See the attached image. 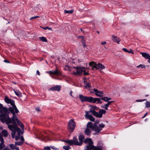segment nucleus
<instances>
[{
	"instance_id": "obj_26",
	"label": "nucleus",
	"mask_w": 150,
	"mask_h": 150,
	"mask_svg": "<svg viewBox=\"0 0 150 150\" xmlns=\"http://www.w3.org/2000/svg\"><path fill=\"white\" fill-rule=\"evenodd\" d=\"M2 134L4 136L6 137L8 135V133L7 131L6 130H4L2 132Z\"/></svg>"
},
{
	"instance_id": "obj_30",
	"label": "nucleus",
	"mask_w": 150,
	"mask_h": 150,
	"mask_svg": "<svg viewBox=\"0 0 150 150\" xmlns=\"http://www.w3.org/2000/svg\"><path fill=\"white\" fill-rule=\"evenodd\" d=\"M39 38L42 42H47V40L46 38L44 37H40Z\"/></svg>"
},
{
	"instance_id": "obj_57",
	"label": "nucleus",
	"mask_w": 150,
	"mask_h": 150,
	"mask_svg": "<svg viewBox=\"0 0 150 150\" xmlns=\"http://www.w3.org/2000/svg\"><path fill=\"white\" fill-rule=\"evenodd\" d=\"M148 62L150 63V57L149 58V59H148Z\"/></svg>"
},
{
	"instance_id": "obj_16",
	"label": "nucleus",
	"mask_w": 150,
	"mask_h": 150,
	"mask_svg": "<svg viewBox=\"0 0 150 150\" xmlns=\"http://www.w3.org/2000/svg\"><path fill=\"white\" fill-rule=\"evenodd\" d=\"M21 140L20 142H15V145L16 146V145L20 146L22 144H23L24 142V139L23 137L21 136Z\"/></svg>"
},
{
	"instance_id": "obj_15",
	"label": "nucleus",
	"mask_w": 150,
	"mask_h": 150,
	"mask_svg": "<svg viewBox=\"0 0 150 150\" xmlns=\"http://www.w3.org/2000/svg\"><path fill=\"white\" fill-rule=\"evenodd\" d=\"M5 108L8 111V110L7 108L5 107H3V105L0 103V110H1L0 113L1 114V115H0V120L1 121V118H2V115H4V109Z\"/></svg>"
},
{
	"instance_id": "obj_41",
	"label": "nucleus",
	"mask_w": 150,
	"mask_h": 150,
	"mask_svg": "<svg viewBox=\"0 0 150 150\" xmlns=\"http://www.w3.org/2000/svg\"><path fill=\"white\" fill-rule=\"evenodd\" d=\"M145 66L143 64H140L139 66H137V67H141L142 68H145Z\"/></svg>"
},
{
	"instance_id": "obj_10",
	"label": "nucleus",
	"mask_w": 150,
	"mask_h": 150,
	"mask_svg": "<svg viewBox=\"0 0 150 150\" xmlns=\"http://www.w3.org/2000/svg\"><path fill=\"white\" fill-rule=\"evenodd\" d=\"M102 130V128H100L99 126H98L96 124H94V126L92 130L96 132L95 133L93 134L94 135H96L98 134L99 132Z\"/></svg>"
},
{
	"instance_id": "obj_61",
	"label": "nucleus",
	"mask_w": 150,
	"mask_h": 150,
	"mask_svg": "<svg viewBox=\"0 0 150 150\" xmlns=\"http://www.w3.org/2000/svg\"><path fill=\"white\" fill-rule=\"evenodd\" d=\"M80 30L81 31L83 32V30L82 29H80Z\"/></svg>"
},
{
	"instance_id": "obj_29",
	"label": "nucleus",
	"mask_w": 150,
	"mask_h": 150,
	"mask_svg": "<svg viewBox=\"0 0 150 150\" xmlns=\"http://www.w3.org/2000/svg\"><path fill=\"white\" fill-rule=\"evenodd\" d=\"M89 64L90 66L95 68V67L96 66V64L94 62H89Z\"/></svg>"
},
{
	"instance_id": "obj_54",
	"label": "nucleus",
	"mask_w": 150,
	"mask_h": 150,
	"mask_svg": "<svg viewBox=\"0 0 150 150\" xmlns=\"http://www.w3.org/2000/svg\"><path fill=\"white\" fill-rule=\"evenodd\" d=\"M4 62H6V63H9V62L7 60H5L4 61Z\"/></svg>"
},
{
	"instance_id": "obj_22",
	"label": "nucleus",
	"mask_w": 150,
	"mask_h": 150,
	"mask_svg": "<svg viewBox=\"0 0 150 150\" xmlns=\"http://www.w3.org/2000/svg\"><path fill=\"white\" fill-rule=\"evenodd\" d=\"M59 74L58 69H56L54 71H51V74L58 75Z\"/></svg>"
},
{
	"instance_id": "obj_62",
	"label": "nucleus",
	"mask_w": 150,
	"mask_h": 150,
	"mask_svg": "<svg viewBox=\"0 0 150 150\" xmlns=\"http://www.w3.org/2000/svg\"><path fill=\"white\" fill-rule=\"evenodd\" d=\"M110 103H112L113 101H109Z\"/></svg>"
},
{
	"instance_id": "obj_19",
	"label": "nucleus",
	"mask_w": 150,
	"mask_h": 150,
	"mask_svg": "<svg viewBox=\"0 0 150 150\" xmlns=\"http://www.w3.org/2000/svg\"><path fill=\"white\" fill-rule=\"evenodd\" d=\"M84 83L85 85L84 87L85 88H90L91 87V86L90 82H88L86 81H84Z\"/></svg>"
},
{
	"instance_id": "obj_46",
	"label": "nucleus",
	"mask_w": 150,
	"mask_h": 150,
	"mask_svg": "<svg viewBox=\"0 0 150 150\" xmlns=\"http://www.w3.org/2000/svg\"><path fill=\"white\" fill-rule=\"evenodd\" d=\"M46 72L47 73L49 74L50 75V76H51V71H47Z\"/></svg>"
},
{
	"instance_id": "obj_44",
	"label": "nucleus",
	"mask_w": 150,
	"mask_h": 150,
	"mask_svg": "<svg viewBox=\"0 0 150 150\" xmlns=\"http://www.w3.org/2000/svg\"><path fill=\"white\" fill-rule=\"evenodd\" d=\"M38 18V16H35L31 18L30 19V20H32V19H33L36 18Z\"/></svg>"
},
{
	"instance_id": "obj_39",
	"label": "nucleus",
	"mask_w": 150,
	"mask_h": 150,
	"mask_svg": "<svg viewBox=\"0 0 150 150\" xmlns=\"http://www.w3.org/2000/svg\"><path fill=\"white\" fill-rule=\"evenodd\" d=\"M0 141L1 142H4V141L2 135L0 134Z\"/></svg>"
},
{
	"instance_id": "obj_2",
	"label": "nucleus",
	"mask_w": 150,
	"mask_h": 150,
	"mask_svg": "<svg viewBox=\"0 0 150 150\" xmlns=\"http://www.w3.org/2000/svg\"><path fill=\"white\" fill-rule=\"evenodd\" d=\"M85 143H88V145L86 146L85 148V150H105L103 144L101 142H99L97 146H93V143L91 139L90 138H86L84 141Z\"/></svg>"
},
{
	"instance_id": "obj_34",
	"label": "nucleus",
	"mask_w": 150,
	"mask_h": 150,
	"mask_svg": "<svg viewBox=\"0 0 150 150\" xmlns=\"http://www.w3.org/2000/svg\"><path fill=\"white\" fill-rule=\"evenodd\" d=\"M73 10H65L64 11V13H72L73 12Z\"/></svg>"
},
{
	"instance_id": "obj_13",
	"label": "nucleus",
	"mask_w": 150,
	"mask_h": 150,
	"mask_svg": "<svg viewBox=\"0 0 150 150\" xmlns=\"http://www.w3.org/2000/svg\"><path fill=\"white\" fill-rule=\"evenodd\" d=\"M93 91L95 92V94L97 96L99 97H103V91H100L97 89L95 88L93 89Z\"/></svg>"
},
{
	"instance_id": "obj_58",
	"label": "nucleus",
	"mask_w": 150,
	"mask_h": 150,
	"mask_svg": "<svg viewBox=\"0 0 150 150\" xmlns=\"http://www.w3.org/2000/svg\"><path fill=\"white\" fill-rule=\"evenodd\" d=\"M3 150H10V149H8L5 148Z\"/></svg>"
},
{
	"instance_id": "obj_25",
	"label": "nucleus",
	"mask_w": 150,
	"mask_h": 150,
	"mask_svg": "<svg viewBox=\"0 0 150 150\" xmlns=\"http://www.w3.org/2000/svg\"><path fill=\"white\" fill-rule=\"evenodd\" d=\"M15 93L16 95L18 97H21L22 96V94L18 90L15 91L14 90H13Z\"/></svg>"
},
{
	"instance_id": "obj_7",
	"label": "nucleus",
	"mask_w": 150,
	"mask_h": 150,
	"mask_svg": "<svg viewBox=\"0 0 150 150\" xmlns=\"http://www.w3.org/2000/svg\"><path fill=\"white\" fill-rule=\"evenodd\" d=\"M73 68L75 69L76 71V72L74 71L72 73L74 74L75 75H76L77 74H81L85 69V68L84 67H74Z\"/></svg>"
},
{
	"instance_id": "obj_27",
	"label": "nucleus",
	"mask_w": 150,
	"mask_h": 150,
	"mask_svg": "<svg viewBox=\"0 0 150 150\" xmlns=\"http://www.w3.org/2000/svg\"><path fill=\"white\" fill-rule=\"evenodd\" d=\"M111 98H108L107 97H105L104 98H101V99L103 100L104 101L106 102H108L109 100H111Z\"/></svg>"
},
{
	"instance_id": "obj_6",
	"label": "nucleus",
	"mask_w": 150,
	"mask_h": 150,
	"mask_svg": "<svg viewBox=\"0 0 150 150\" xmlns=\"http://www.w3.org/2000/svg\"><path fill=\"white\" fill-rule=\"evenodd\" d=\"M76 126L74 120L72 119L70 120L68 123V129L69 132H72L74 130Z\"/></svg>"
},
{
	"instance_id": "obj_1",
	"label": "nucleus",
	"mask_w": 150,
	"mask_h": 150,
	"mask_svg": "<svg viewBox=\"0 0 150 150\" xmlns=\"http://www.w3.org/2000/svg\"><path fill=\"white\" fill-rule=\"evenodd\" d=\"M8 110L13 114V116L11 118L9 117L8 114L9 112L5 108L4 111V114L2 115V118H1V121L3 122H6L7 124L11 123L13 124L8 125V127L10 130L12 131L11 133L12 137L13 138H15V140H17L20 139L21 130L16 124V121L22 130L24 129V125L18 119L17 116L15 115V113L13 110V109L12 107H9Z\"/></svg>"
},
{
	"instance_id": "obj_64",
	"label": "nucleus",
	"mask_w": 150,
	"mask_h": 150,
	"mask_svg": "<svg viewBox=\"0 0 150 150\" xmlns=\"http://www.w3.org/2000/svg\"><path fill=\"white\" fill-rule=\"evenodd\" d=\"M64 70H67V69H66V68H64Z\"/></svg>"
},
{
	"instance_id": "obj_47",
	"label": "nucleus",
	"mask_w": 150,
	"mask_h": 150,
	"mask_svg": "<svg viewBox=\"0 0 150 150\" xmlns=\"http://www.w3.org/2000/svg\"><path fill=\"white\" fill-rule=\"evenodd\" d=\"M83 74L84 75H86L88 74V73L86 72V71H85V70H84V71H83Z\"/></svg>"
},
{
	"instance_id": "obj_40",
	"label": "nucleus",
	"mask_w": 150,
	"mask_h": 150,
	"mask_svg": "<svg viewBox=\"0 0 150 150\" xmlns=\"http://www.w3.org/2000/svg\"><path fill=\"white\" fill-rule=\"evenodd\" d=\"M50 147L49 146H47L44 147L45 150H50Z\"/></svg>"
},
{
	"instance_id": "obj_43",
	"label": "nucleus",
	"mask_w": 150,
	"mask_h": 150,
	"mask_svg": "<svg viewBox=\"0 0 150 150\" xmlns=\"http://www.w3.org/2000/svg\"><path fill=\"white\" fill-rule=\"evenodd\" d=\"M101 45H104L106 44V41H103L101 42Z\"/></svg>"
},
{
	"instance_id": "obj_50",
	"label": "nucleus",
	"mask_w": 150,
	"mask_h": 150,
	"mask_svg": "<svg viewBox=\"0 0 150 150\" xmlns=\"http://www.w3.org/2000/svg\"><path fill=\"white\" fill-rule=\"evenodd\" d=\"M111 103H110V101H108V103H107V105H108V106H109V105H110V104H111Z\"/></svg>"
},
{
	"instance_id": "obj_3",
	"label": "nucleus",
	"mask_w": 150,
	"mask_h": 150,
	"mask_svg": "<svg viewBox=\"0 0 150 150\" xmlns=\"http://www.w3.org/2000/svg\"><path fill=\"white\" fill-rule=\"evenodd\" d=\"M97 107L96 106L91 107L92 108L89 110L92 114L95 117L98 118H101L103 116V115L106 112V111L104 109H100L98 112L96 111L95 109Z\"/></svg>"
},
{
	"instance_id": "obj_48",
	"label": "nucleus",
	"mask_w": 150,
	"mask_h": 150,
	"mask_svg": "<svg viewBox=\"0 0 150 150\" xmlns=\"http://www.w3.org/2000/svg\"><path fill=\"white\" fill-rule=\"evenodd\" d=\"M51 148L52 149H55V150H56L57 149V148H56L55 146H51Z\"/></svg>"
},
{
	"instance_id": "obj_23",
	"label": "nucleus",
	"mask_w": 150,
	"mask_h": 150,
	"mask_svg": "<svg viewBox=\"0 0 150 150\" xmlns=\"http://www.w3.org/2000/svg\"><path fill=\"white\" fill-rule=\"evenodd\" d=\"M85 133L87 135L89 136L91 133V130L90 129L87 128L85 131Z\"/></svg>"
},
{
	"instance_id": "obj_24",
	"label": "nucleus",
	"mask_w": 150,
	"mask_h": 150,
	"mask_svg": "<svg viewBox=\"0 0 150 150\" xmlns=\"http://www.w3.org/2000/svg\"><path fill=\"white\" fill-rule=\"evenodd\" d=\"M94 126V124L92 125V123L91 122H88L87 125V127L91 128L92 130Z\"/></svg>"
},
{
	"instance_id": "obj_52",
	"label": "nucleus",
	"mask_w": 150,
	"mask_h": 150,
	"mask_svg": "<svg viewBox=\"0 0 150 150\" xmlns=\"http://www.w3.org/2000/svg\"><path fill=\"white\" fill-rule=\"evenodd\" d=\"M72 91H71L70 92L69 94H70V96H71L73 97L72 95Z\"/></svg>"
},
{
	"instance_id": "obj_4",
	"label": "nucleus",
	"mask_w": 150,
	"mask_h": 150,
	"mask_svg": "<svg viewBox=\"0 0 150 150\" xmlns=\"http://www.w3.org/2000/svg\"><path fill=\"white\" fill-rule=\"evenodd\" d=\"M4 100L5 102L8 104H10L13 107H11L13 109V110L15 113H18L19 111L15 105V101L14 100L9 99L7 96L5 97Z\"/></svg>"
},
{
	"instance_id": "obj_36",
	"label": "nucleus",
	"mask_w": 150,
	"mask_h": 150,
	"mask_svg": "<svg viewBox=\"0 0 150 150\" xmlns=\"http://www.w3.org/2000/svg\"><path fill=\"white\" fill-rule=\"evenodd\" d=\"M40 28H42L44 29L45 30H47V29L49 30H52V28H49L48 26H45L44 27H42L41 26H40Z\"/></svg>"
},
{
	"instance_id": "obj_53",
	"label": "nucleus",
	"mask_w": 150,
	"mask_h": 150,
	"mask_svg": "<svg viewBox=\"0 0 150 150\" xmlns=\"http://www.w3.org/2000/svg\"><path fill=\"white\" fill-rule=\"evenodd\" d=\"M147 112L146 113L145 115H144L143 117H142V118H144V117H145L146 116V115H147Z\"/></svg>"
},
{
	"instance_id": "obj_17",
	"label": "nucleus",
	"mask_w": 150,
	"mask_h": 150,
	"mask_svg": "<svg viewBox=\"0 0 150 150\" xmlns=\"http://www.w3.org/2000/svg\"><path fill=\"white\" fill-rule=\"evenodd\" d=\"M105 66L100 63H99L97 64H96V66L95 67V69H105Z\"/></svg>"
},
{
	"instance_id": "obj_42",
	"label": "nucleus",
	"mask_w": 150,
	"mask_h": 150,
	"mask_svg": "<svg viewBox=\"0 0 150 150\" xmlns=\"http://www.w3.org/2000/svg\"><path fill=\"white\" fill-rule=\"evenodd\" d=\"M145 100V99H144V100H142L139 99V100H136V101L137 102H142V101H144V100Z\"/></svg>"
},
{
	"instance_id": "obj_12",
	"label": "nucleus",
	"mask_w": 150,
	"mask_h": 150,
	"mask_svg": "<svg viewBox=\"0 0 150 150\" xmlns=\"http://www.w3.org/2000/svg\"><path fill=\"white\" fill-rule=\"evenodd\" d=\"M79 98L82 102H89V97L84 96L81 94L79 95Z\"/></svg>"
},
{
	"instance_id": "obj_9",
	"label": "nucleus",
	"mask_w": 150,
	"mask_h": 150,
	"mask_svg": "<svg viewBox=\"0 0 150 150\" xmlns=\"http://www.w3.org/2000/svg\"><path fill=\"white\" fill-rule=\"evenodd\" d=\"M85 112L86 114L85 116L86 119H89L92 122H94L95 121V119L91 115L89 114V113L91 112H89V111H86Z\"/></svg>"
},
{
	"instance_id": "obj_11",
	"label": "nucleus",
	"mask_w": 150,
	"mask_h": 150,
	"mask_svg": "<svg viewBox=\"0 0 150 150\" xmlns=\"http://www.w3.org/2000/svg\"><path fill=\"white\" fill-rule=\"evenodd\" d=\"M45 134L44 133L38 134V139L45 142L47 141L48 140V138L44 135Z\"/></svg>"
},
{
	"instance_id": "obj_35",
	"label": "nucleus",
	"mask_w": 150,
	"mask_h": 150,
	"mask_svg": "<svg viewBox=\"0 0 150 150\" xmlns=\"http://www.w3.org/2000/svg\"><path fill=\"white\" fill-rule=\"evenodd\" d=\"M9 146L10 147V148L12 150H14L15 149V144L14 145L13 144H10Z\"/></svg>"
},
{
	"instance_id": "obj_60",
	"label": "nucleus",
	"mask_w": 150,
	"mask_h": 150,
	"mask_svg": "<svg viewBox=\"0 0 150 150\" xmlns=\"http://www.w3.org/2000/svg\"><path fill=\"white\" fill-rule=\"evenodd\" d=\"M40 75V73L38 71V75Z\"/></svg>"
},
{
	"instance_id": "obj_63",
	"label": "nucleus",
	"mask_w": 150,
	"mask_h": 150,
	"mask_svg": "<svg viewBox=\"0 0 150 150\" xmlns=\"http://www.w3.org/2000/svg\"><path fill=\"white\" fill-rule=\"evenodd\" d=\"M97 33L98 34H99V31H97Z\"/></svg>"
},
{
	"instance_id": "obj_33",
	"label": "nucleus",
	"mask_w": 150,
	"mask_h": 150,
	"mask_svg": "<svg viewBox=\"0 0 150 150\" xmlns=\"http://www.w3.org/2000/svg\"><path fill=\"white\" fill-rule=\"evenodd\" d=\"M4 143V142H1L0 143V150L3 149L5 147Z\"/></svg>"
},
{
	"instance_id": "obj_14",
	"label": "nucleus",
	"mask_w": 150,
	"mask_h": 150,
	"mask_svg": "<svg viewBox=\"0 0 150 150\" xmlns=\"http://www.w3.org/2000/svg\"><path fill=\"white\" fill-rule=\"evenodd\" d=\"M61 87L60 86L57 85L50 88V90L52 91H59L61 89Z\"/></svg>"
},
{
	"instance_id": "obj_38",
	"label": "nucleus",
	"mask_w": 150,
	"mask_h": 150,
	"mask_svg": "<svg viewBox=\"0 0 150 150\" xmlns=\"http://www.w3.org/2000/svg\"><path fill=\"white\" fill-rule=\"evenodd\" d=\"M98 126L100 128L102 129L105 127V125L103 123H101Z\"/></svg>"
},
{
	"instance_id": "obj_20",
	"label": "nucleus",
	"mask_w": 150,
	"mask_h": 150,
	"mask_svg": "<svg viewBox=\"0 0 150 150\" xmlns=\"http://www.w3.org/2000/svg\"><path fill=\"white\" fill-rule=\"evenodd\" d=\"M142 56L146 59H148L150 57V55L146 53L141 52Z\"/></svg>"
},
{
	"instance_id": "obj_49",
	"label": "nucleus",
	"mask_w": 150,
	"mask_h": 150,
	"mask_svg": "<svg viewBox=\"0 0 150 150\" xmlns=\"http://www.w3.org/2000/svg\"><path fill=\"white\" fill-rule=\"evenodd\" d=\"M83 46V47H85L87 46L86 45V44L85 43L82 44Z\"/></svg>"
},
{
	"instance_id": "obj_51",
	"label": "nucleus",
	"mask_w": 150,
	"mask_h": 150,
	"mask_svg": "<svg viewBox=\"0 0 150 150\" xmlns=\"http://www.w3.org/2000/svg\"><path fill=\"white\" fill-rule=\"evenodd\" d=\"M99 122V120H96L95 121V123L96 124H98Z\"/></svg>"
},
{
	"instance_id": "obj_37",
	"label": "nucleus",
	"mask_w": 150,
	"mask_h": 150,
	"mask_svg": "<svg viewBox=\"0 0 150 150\" xmlns=\"http://www.w3.org/2000/svg\"><path fill=\"white\" fill-rule=\"evenodd\" d=\"M146 107L147 108L150 107V102L149 101H146Z\"/></svg>"
},
{
	"instance_id": "obj_5",
	"label": "nucleus",
	"mask_w": 150,
	"mask_h": 150,
	"mask_svg": "<svg viewBox=\"0 0 150 150\" xmlns=\"http://www.w3.org/2000/svg\"><path fill=\"white\" fill-rule=\"evenodd\" d=\"M67 144L70 145H74L77 146L81 145V143H79L76 137H74L73 139L71 140H67L64 141Z\"/></svg>"
},
{
	"instance_id": "obj_32",
	"label": "nucleus",
	"mask_w": 150,
	"mask_h": 150,
	"mask_svg": "<svg viewBox=\"0 0 150 150\" xmlns=\"http://www.w3.org/2000/svg\"><path fill=\"white\" fill-rule=\"evenodd\" d=\"M63 148L65 150H69V149H71L69 146H63Z\"/></svg>"
},
{
	"instance_id": "obj_18",
	"label": "nucleus",
	"mask_w": 150,
	"mask_h": 150,
	"mask_svg": "<svg viewBox=\"0 0 150 150\" xmlns=\"http://www.w3.org/2000/svg\"><path fill=\"white\" fill-rule=\"evenodd\" d=\"M112 39L114 42H117L118 44L119 43V42L120 41V40L119 38L115 36H112Z\"/></svg>"
},
{
	"instance_id": "obj_55",
	"label": "nucleus",
	"mask_w": 150,
	"mask_h": 150,
	"mask_svg": "<svg viewBox=\"0 0 150 150\" xmlns=\"http://www.w3.org/2000/svg\"><path fill=\"white\" fill-rule=\"evenodd\" d=\"M79 38H81V39H83L84 38V37H83V36H79Z\"/></svg>"
},
{
	"instance_id": "obj_45",
	"label": "nucleus",
	"mask_w": 150,
	"mask_h": 150,
	"mask_svg": "<svg viewBox=\"0 0 150 150\" xmlns=\"http://www.w3.org/2000/svg\"><path fill=\"white\" fill-rule=\"evenodd\" d=\"M81 42L82 44L85 43V41L84 38L81 40Z\"/></svg>"
},
{
	"instance_id": "obj_8",
	"label": "nucleus",
	"mask_w": 150,
	"mask_h": 150,
	"mask_svg": "<svg viewBox=\"0 0 150 150\" xmlns=\"http://www.w3.org/2000/svg\"><path fill=\"white\" fill-rule=\"evenodd\" d=\"M96 102H97L98 103L101 104L102 103V101L100 98H94L91 96L89 97V102L94 103Z\"/></svg>"
},
{
	"instance_id": "obj_28",
	"label": "nucleus",
	"mask_w": 150,
	"mask_h": 150,
	"mask_svg": "<svg viewBox=\"0 0 150 150\" xmlns=\"http://www.w3.org/2000/svg\"><path fill=\"white\" fill-rule=\"evenodd\" d=\"M122 50H124L125 52H128V53H132L133 54H134V52H132V50L131 49L130 50V51H129L127 50L126 48H123Z\"/></svg>"
},
{
	"instance_id": "obj_59",
	"label": "nucleus",
	"mask_w": 150,
	"mask_h": 150,
	"mask_svg": "<svg viewBox=\"0 0 150 150\" xmlns=\"http://www.w3.org/2000/svg\"><path fill=\"white\" fill-rule=\"evenodd\" d=\"M65 67H67L68 69H69V66H67V65H66L65 66Z\"/></svg>"
},
{
	"instance_id": "obj_56",
	"label": "nucleus",
	"mask_w": 150,
	"mask_h": 150,
	"mask_svg": "<svg viewBox=\"0 0 150 150\" xmlns=\"http://www.w3.org/2000/svg\"><path fill=\"white\" fill-rule=\"evenodd\" d=\"M15 149H16V150H19V148L18 147H15Z\"/></svg>"
},
{
	"instance_id": "obj_31",
	"label": "nucleus",
	"mask_w": 150,
	"mask_h": 150,
	"mask_svg": "<svg viewBox=\"0 0 150 150\" xmlns=\"http://www.w3.org/2000/svg\"><path fill=\"white\" fill-rule=\"evenodd\" d=\"M101 107V108H104L107 110H108V108L109 107L107 104L104 105H102Z\"/></svg>"
},
{
	"instance_id": "obj_21",
	"label": "nucleus",
	"mask_w": 150,
	"mask_h": 150,
	"mask_svg": "<svg viewBox=\"0 0 150 150\" xmlns=\"http://www.w3.org/2000/svg\"><path fill=\"white\" fill-rule=\"evenodd\" d=\"M84 139V136L82 135H79V141L80 142L79 143H81V145L83 139Z\"/></svg>"
}]
</instances>
